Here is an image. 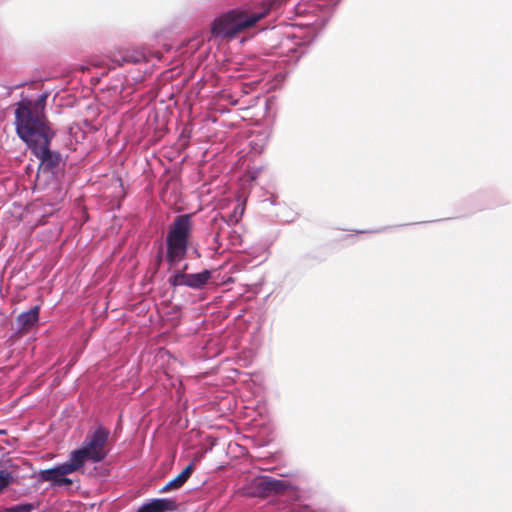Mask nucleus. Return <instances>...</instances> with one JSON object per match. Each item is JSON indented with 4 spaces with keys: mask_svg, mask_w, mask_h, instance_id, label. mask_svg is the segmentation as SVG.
<instances>
[{
    "mask_svg": "<svg viewBox=\"0 0 512 512\" xmlns=\"http://www.w3.org/2000/svg\"><path fill=\"white\" fill-rule=\"evenodd\" d=\"M15 128L18 137L40 160L39 171L53 175L61 162V154L49 149L52 132L43 115L20 101L15 109Z\"/></svg>",
    "mask_w": 512,
    "mask_h": 512,
    "instance_id": "nucleus-1",
    "label": "nucleus"
},
{
    "mask_svg": "<svg viewBox=\"0 0 512 512\" xmlns=\"http://www.w3.org/2000/svg\"><path fill=\"white\" fill-rule=\"evenodd\" d=\"M194 215V213L179 214L169 225L165 237V261L171 268L178 266L187 256L193 233Z\"/></svg>",
    "mask_w": 512,
    "mask_h": 512,
    "instance_id": "nucleus-2",
    "label": "nucleus"
},
{
    "mask_svg": "<svg viewBox=\"0 0 512 512\" xmlns=\"http://www.w3.org/2000/svg\"><path fill=\"white\" fill-rule=\"evenodd\" d=\"M154 57L159 60V57L144 48L122 49L107 56L96 65L103 68L106 67L107 70H111L124 66L125 64L137 65L141 63H148Z\"/></svg>",
    "mask_w": 512,
    "mask_h": 512,
    "instance_id": "nucleus-3",
    "label": "nucleus"
},
{
    "mask_svg": "<svg viewBox=\"0 0 512 512\" xmlns=\"http://www.w3.org/2000/svg\"><path fill=\"white\" fill-rule=\"evenodd\" d=\"M290 488L287 481L268 475L254 477L246 487L247 494L252 497L267 498L283 494Z\"/></svg>",
    "mask_w": 512,
    "mask_h": 512,
    "instance_id": "nucleus-4",
    "label": "nucleus"
},
{
    "mask_svg": "<svg viewBox=\"0 0 512 512\" xmlns=\"http://www.w3.org/2000/svg\"><path fill=\"white\" fill-rule=\"evenodd\" d=\"M110 432L106 428L99 426L94 431L87 433L81 448L88 456V460L93 463L102 462L108 455L106 443Z\"/></svg>",
    "mask_w": 512,
    "mask_h": 512,
    "instance_id": "nucleus-5",
    "label": "nucleus"
},
{
    "mask_svg": "<svg viewBox=\"0 0 512 512\" xmlns=\"http://www.w3.org/2000/svg\"><path fill=\"white\" fill-rule=\"evenodd\" d=\"M187 269L188 264H185L182 269L174 270L167 279L168 284L173 288L186 286L194 290H201L212 278V271L209 269L198 273H187Z\"/></svg>",
    "mask_w": 512,
    "mask_h": 512,
    "instance_id": "nucleus-6",
    "label": "nucleus"
},
{
    "mask_svg": "<svg viewBox=\"0 0 512 512\" xmlns=\"http://www.w3.org/2000/svg\"><path fill=\"white\" fill-rule=\"evenodd\" d=\"M178 504L173 498H152L143 502L136 512H174Z\"/></svg>",
    "mask_w": 512,
    "mask_h": 512,
    "instance_id": "nucleus-7",
    "label": "nucleus"
},
{
    "mask_svg": "<svg viewBox=\"0 0 512 512\" xmlns=\"http://www.w3.org/2000/svg\"><path fill=\"white\" fill-rule=\"evenodd\" d=\"M39 310L38 306H34L18 315L16 323L20 331H28L38 323Z\"/></svg>",
    "mask_w": 512,
    "mask_h": 512,
    "instance_id": "nucleus-8",
    "label": "nucleus"
},
{
    "mask_svg": "<svg viewBox=\"0 0 512 512\" xmlns=\"http://www.w3.org/2000/svg\"><path fill=\"white\" fill-rule=\"evenodd\" d=\"M39 479L41 481L50 482L53 485L64 484V463L58 464L53 468L39 471Z\"/></svg>",
    "mask_w": 512,
    "mask_h": 512,
    "instance_id": "nucleus-9",
    "label": "nucleus"
},
{
    "mask_svg": "<svg viewBox=\"0 0 512 512\" xmlns=\"http://www.w3.org/2000/svg\"><path fill=\"white\" fill-rule=\"evenodd\" d=\"M194 469V464L189 463L180 474H178L175 478L170 480L165 486L160 489L161 493L168 492L170 490L179 489L182 487L187 480L190 478Z\"/></svg>",
    "mask_w": 512,
    "mask_h": 512,
    "instance_id": "nucleus-10",
    "label": "nucleus"
},
{
    "mask_svg": "<svg viewBox=\"0 0 512 512\" xmlns=\"http://www.w3.org/2000/svg\"><path fill=\"white\" fill-rule=\"evenodd\" d=\"M86 461L89 460L87 454L84 452V449L80 447L73 450L70 454L69 460L66 461V475L71 474L83 467Z\"/></svg>",
    "mask_w": 512,
    "mask_h": 512,
    "instance_id": "nucleus-11",
    "label": "nucleus"
},
{
    "mask_svg": "<svg viewBox=\"0 0 512 512\" xmlns=\"http://www.w3.org/2000/svg\"><path fill=\"white\" fill-rule=\"evenodd\" d=\"M14 481L15 477L11 472L0 470V493L5 491Z\"/></svg>",
    "mask_w": 512,
    "mask_h": 512,
    "instance_id": "nucleus-12",
    "label": "nucleus"
},
{
    "mask_svg": "<svg viewBox=\"0 0 512 512\" xmlns=\"http://www.w3.org/2000/svg\"><path fill=\"white\" fill-rule=\"evenodd\" d=\"M35 509V505L33 503H20L8 507L6 512H31Z\"/></svg>",
    "mask_w": 512,
    "mask_h": 512,
    "instance_id": "nucleus-13",
    "label": "nucleus"
},
{
    "mask_svg": "<svg viewBox=\"0 0 512 512\" xmlns=\"http://www.w3.org/2000/svg\"><path fill=\"white\" fill-rule=\"evenodd\" d=\"M86 69H87V67L85 65H69V66L66 65V72H65L66 78L70 74H72L76 71L84 72Z\"/></svg>",
    "mask_w": 512,
    "mask_h": 512,
    "instance_id": "nucleus-14",
    "label": "nucleus"
},
{
    "mask_svg": "<svg viewBox=\"0 0 512 512\" xmlns=\"http://www.w3.org/2000/svg\"><path fill=\"white\" fill-rule=\"evenodd\" d=\"M77 105V100L73 95L66 94V108H73Z\"/></svg>",
    "mask_w": 512,
    "mask_h": 512,
    "instance_id": "nucleus-15",
    "label": "nucleus"
},
{
    "mask_svg": "<svg viewBox=\"0 0 512 512\" xmlns=\"http://www.w3.org/2000/svg\"><path fill=\"white\" fill-rule=\"evenodd\" d=\"M78 488H79V485H75L74 481L66 476V491L78 489Z\"/></svg>",
    "mask_w": 512,
    "mask_h": 512,
    "instance_id": "nucleus-16",
    "label": "nucleus"
},
{
    "mask_svg": "<svg viewBox=\"0 0 512 512\" xmlns=\"http://www.w3.org/2000/svg\"><path fill=\"white\" fill-rule=\"evenodd\" d=\"M251 150L259 154L263 151V145H258L257 143L251 142Z\"/></svg>",
    "mask_w": 512,
    "mask_h": 512,
    "instance_id": "nucleus-17",
    "label": "nucleus"
},
{
    "mask_svg": "<svg viewBox=\"0 0 512 512\" xmlns=\"http://www.w3.org/2000/svg\"><path fill=\"white\" fill-rule=\"evenodd\" d=\"M388 228H389V227H383V228H380V229L375 230L374 232H376V233H381V232L386 231Z\"/></svg>",
    "mask_w": 512,
    "mask_h": 512,
    "instance_id": "nucleus-18",
    "label": "nucleus"
},
{
    "mask_svg": "<svg viewBox=\"0 0 512 512\" xmlns=\"http://www.w3.org/2000/svg\"><path fill=\"white\" fill-rule=\"evenodd\" d=\"M296 10H297V13H302V12H304V9H303V7H302L301 5H300V6H298V7L296 8Z\"/></svg>",
    "mask_w": 512,
    "mask_h": 512,
    "instance_id": "nucleus-19",
    "label": "nucleus"
},
{
    "mask_svg": "<svg viewBox=\"0 0 512 512\" xmlns=\"http://www.w3.org/2000/svg\"><path fill=\"white\" fill-rule=\"evenodd\" d=\"M268 200L270 201V203H271V204H274V200H272V199H270V198L265 199V200H264V202H265V201H268Z\"/></svg>",
    "mask_w": 512,
    "mask_h": 512,
    "instance_id": "nucleus-20",
    "label": "nucleus"
}]
</instances>
